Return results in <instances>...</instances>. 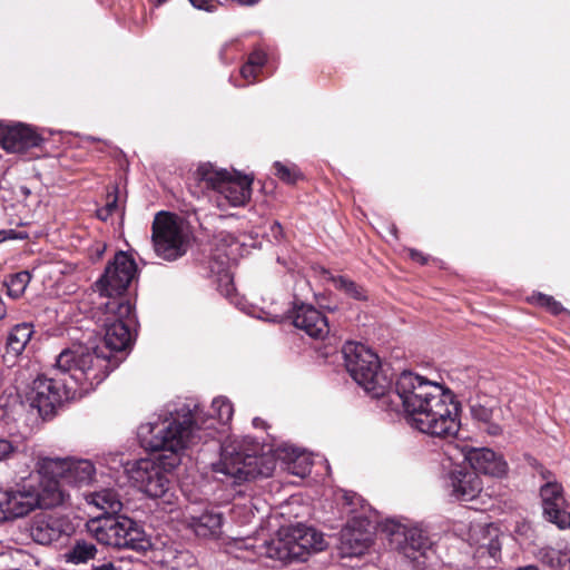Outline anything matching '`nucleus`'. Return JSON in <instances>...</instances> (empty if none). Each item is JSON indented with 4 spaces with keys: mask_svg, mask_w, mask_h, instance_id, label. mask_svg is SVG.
I'll list each match as a JSON object with an SVG mask.
<instances>
[{
    "mask_svg": "<svg viewBox=\"0 0 570 570\" xmlns=\"http://www.w3.org/2000/svg\"><path fill=\"white\" fill-rule=\"evenodd\" d=\"M11 554L9 552L3 551L2 547H0V568H3V563L10 562Z\"/></svg>",
    "mask_w": 570,
    "mask_h": 570,
    "instance_id": "49530a36",
    "label": "nucleus"
},
{
    "mask_svg": "<svg viewBox=\"0 0 570 570\" xmlns=\"http://www.w3.org/2000/svg\"><path fill=\"white\" fill-rule=\"evenodd\" d=\"M40 137L23 124L0 122V146L10 153H21L39 145Z\"/></svg>",
    "mask_w": 570,
    "mask_h": 570,
    "instance_id": "aec40b11",
    "label": "nucleus"
},
{
    "mask_svg": "<svg viewBox=\"0 0 570 570\" xmlns=\"http://www.w3.org/2000/svg\"><path fill=\"white\" fill-rule=\"evenodd\" d=\"M31 275L27 271H21L9 277L6 282L8 295L12 298H19L23 295L28 284L30 283Z\"/></svg>",
    "mask_w": 570,
    "mask_h": 570,
    "instance_id": "c756f323",
    "label": "nucleus"
},
{
    "mask_svg": "<svg viewBox=\"0 0 570 570\" xmlns=\"http://www.w3.org/2000/svg\"><path fill=\"white\" fill-rule=\"evenodd\" d=\"M99 553L98 548L92 542L86 540H76L65 553V559L69 563L82 564L96 560Z\"/></svg>",
    "mask_w": 570,
    "mask_h": 570,
    "instance_id": "bb28decb",
    "label": "nucleus"
},
{
    "mask_svg": "<svg viewBox=\"0 0 570 570\" xmlns=\"http://www.w3.org/2000/svg\"><path fill=\"white\" fill-rule=\"evenodd\" d=\"M189 1L195 8L206 10V11H213L217 7L216 0H189Z\"/></svg>",
    "mask_w": 570,
    "mask_h": 570,
    "instance_id": "58836bf2",
    "label": "nucleus"
},
{
    "mask_svg": "<svg viewBox=\"0 0 570 570\" xmlns=\"http://www.w3.org/2000/svg\"><path fill=\"white\" fill-rule=\"evenodd\" d=\"M16 421L17 420L13 416V414L11 413V411H9L4 406H0V433L1 434L6 433L9 435H12L13 431H14V422Z\"/></svg>",
    "mask_w": 570,
    "mask_h": 570,
    "instance_id": "2f4dec72",
    "label": "nucleus"
},
{
    "mask_svg": "<svg viewBox=\"0 0 570 570\" xmlns=\"http://www.w3.org/2000/svg\"><path fill=\"white\" fill-rule=\"evenodd\" d=\"M463 461H466L472 472L483 473L491 476H502L507 472V463L501 455L494 451L482 448V449H466L461 450Z\"/></svg>",
    "mask_w": 570,
    "mask_h": 570,
    "instance_id": "6ab92c4d",
    "label": "nucleus"
},
{
    "mask_svg": "<svg viewBox=\"0 0 570 570\" xmlns=\"http://www.w3.org/2000/svg\"><path fill=\"white\" fill-rule=\"evenodd\" d=\"M514 570H539L537 566H533V564H529V566H524V567H519Z\"/></svg>",
    "mask_w": 570,
    "mask_h": 570,
    "instance_id": "603ef678",
    "label": "nucleus"
},
{
    "mask_svg": "<svg viewBox=\"0 0 570 570\" xmlns=\"http://www.w3.org/2000/svg\"><path fill=\"white\" fill-rule=\"evenodd\" d=\"M502 432V429L500 425L494 423H489L488 433L491 435H498Z\"/></svg>",
    "mask_w": 570,
    "mask_h": 570,
    "instance_id": "09e8293b",
    "label": "nucleus"
},
{
    "mask_svg": "<svg viewBox=\"0 0 570 570\" xmlns=\"http://www.w3.org/2000/svg\"><path fill=\"white\" fill-rule=\"evenodd\" d=\"M8 190V188L4 186V185H1L0 187V196L2 199H7V196H6V191Z\"/></svg>",
    "mask_w": 570,
    "mask_h": 570,
    "instance_id": "864d4df0",
    "label": "nucleus"
},
{
    "mask_svg": "<svg viewBox=\"0 0 570 570\" xmlns=\"http://www.w3.org/2000/svg\"><path fill=\"white\" fill-rule=\"evenodd\" d=\"M259 70L246 62L240 69V75L246 80L255 79Z\"/></svg>",
    "mask_w": 570,
    "mask_h": 570,
    "instance_id": "a19ab883",
    "label": "nucleus"
},
{
    "mask_svg": "<svg viewBox=\"0 0 570 570\" xmlns=\"http://www.w3.org/2000/svg\"><path fill=\"white\" fill-rule=\"evenodd\" d=\"M97 323L104 328L102 346L108 352L125 351L132 342L130 326L134 323L132 304H97Z\"/></svg>",
    "mask_w": 570,
    "mask_h": 570,
    "instance_id": "9b49d317",
    "label": "nucleus"
},
{
    "mask_svg": "<svg viewBox=\"0 0 570 570\" xmlns=\"http://www.w3.org/2000/svg\"><path fill=\"white\" fill-rule=\"evenodd\" d=\"M166 1H167V0H157V3H158V4H163V3H165Z\"/></svg>",
    "mask_w": 570,
    "mask_h": 570,
    "instance_id": "6e6d98bb",
    "label": "nucleus"
},
{
    "mask_svg": "<svg viewBox=\"0 0 570 570\" xmlns=\"http://www.w3.org/2000/svg\"><path fill=\"white\" fill-rule=\"evenodd\" d=\"M271 229H272V233H273L275 238H278V237L282 236L283 228H282L279 223L274 222Z\"/></svg>",
    "mask_w": 570,
    "mask_h": 570,
    "instance_id": "de8ad7c7",
    "label": "nucleus"
},
{
    "mask_svg": "<svg viewBox=\"0 0 570 570\" xmlns=\"http://www.w3.org/2000/svg\"><path fill=\"white\" fill-rule=\"evenodd\" d=\"M14 193V199L19 203H23L24 205L29 206L31 203H29L30 198H33V204H38L39 199L37 196H33L32 190L24 185L16 186L13 189Z\"/></svg>",
    "mask_w": 570,
    "mask_h": 570,
    "instance_id": "72a5a7b5",
    "label": "nucleus"
},
{
    "mask_svg": "<svg viewBox=\"0 0 570 570\" xmlns=\"http://www.w3.org/2000/svg\"><path fill=\"white\" fill-rule=\"evenodd\" d=\"M88 504L104 511V515H115L122 509L119 494L114 489H101L86 495Z\"/></svg>",
    "mask_w": 570,
    "mask_h": 570,
    "instance_id": "393cba45",
    "label": "nucleus"
},
{
    "mask_svg": "<svg viewBox=\"0 0 570 570\" xmlns=\"http://www.w3.org/2000/svg\"><path fill=\"white\" fill-rule=\"evenodd\" d=\"M118 360L102 346H77L72 350H63L56 360L55 371L87 392L100 384L108 374L118 366Z\"/></svg>",
    "mask_w": 570,
    "mask_h": 570,
    "instance_id": "20e7f679",
    "label": "nucleus"
},
{
    "mask_svg": "<svg viewBox=\"0 0 570 570\" xmlns=\"http://www.w3.org/2000/svg\"><path fill=\"white\" fill-rule=\"evenodd\" d=\"M91 570H119L111 561H104L99 564H92Z\"/></svg>",
    "mask_w": 570,
    "mask_h": 570,
    "instance_id": "37998d69",
    "label": "nucleus"
},
{
    "mask_svg": "<svg viewBox=\"0 0 570 570\" xmlns=\"http://www.w3.org/2000/svg\"><path fill=\"white\" fill-rule=\"evenodd\" d=\"M0 570H19V569L11 568L9 562H8V563H3V568L2 569L0 568Z\"/></svg>",
    "mask_w": 570,
    "mask_h": 570,
    "instance_id": "5fc2aeb1",
    "label": "nucleus"
},
{
    "mask_svg": "<svg viewBox=\"0 0 570 570\" xmlns=\"http://www.w3.org/2000/svg\"><path fill=\"white\" fill-rule=\"evenodd\" d=\"M89 533L101 544L117 549L147 551L150 540L144 529L126 515H100L87 523Z\"/></svg>",
    "mask_w": 570,
    "mask_h": 570,
    "instance_id": "0eeeda50",
    "label": "nucleus"
},
{
    "mask_svg": "<svg viewBox=\"0 0 570 570\" xmlns=\"http://www.w3.org/2000/svg\"><path fill=\"white\" fill-rule=\"evenodd\" d=\"M111 215H112V213L109 212V209L106 208L105 206L97 210V216L101 220H107Z\"/></svg>",
    "mask_w": 570,
    "mask_h": 570,
    "instance_id": "a18cd8bd",
    "label": "nucleus"
},
{
    "mask_svg": "<svg viewBox=\"0 0 570 570\" xmlns=\"http://www.w3.org/2000/svg\"><path fill=\"white\" fill-rule=\"evenodd\" d=\"M537 299L540 305L547 307L553 314H559L563 309L561 304L551 296L539 294Z\"/></svg>",
    "mask_w": 570,
    "mask_h": 570,
    "instance_id": "c9c22d12",
    "label": "nucleus"
},
{
    "mask_svg": "<svg viewBox=\"0 0 570 570\" xmlns=\"http://www.w3.org/2000/svg\"><path fill=\"white\" fill-rule=\"evenodd\" d=\"M6 315V305L3 301L0 298V320L3 318Z\"/></svg>",
    "mask_w": 570,
    "mask_h": 570,
    "instance_id": "3c124183",
    "label": "nucleus"
},
{
    "mask_svg": "<svg viewBox=\"0 0 570 570\" xmlns=\"http://www.w3.org/2000/svg\"><path fill=\"white\" fill-rule=\"evenodd\" d=\"M332 282L336 288L355 299H364L366 297L364 289L346 277H332Z\"/></svg>",
    "mask_w": 570,
    "mask_h": 570,
    "instance_id": "7c9ffc66",
    "label": "nucleus"
},
{
    "mask_svg": "<svg viewBox=\"0 0 570 570\" xmlns=\"http://www.w3.org/2000/svg\"><path fill=\"white\" fill-rule=\"evenodd\" d=\"M259 444L252 438L229 439L222 445L219 461L212 464V471L220 481L239 483L257 476H271L275 460L258 455Z\"/></svg>",
    "mask_w": 570,
    "mask_h": 570,
    "instance_id": "7ed1b4c3",
    "label": "nucleus"
},
{
    "mask_svg": "<svg viewBox=\"0 0 570 570\" xmlns=\"http://www.w3.org/2000/svg\"><path fill=\"white\" fill-rule=\"evenodd\" d=\"M151 238L156 254L166 261H175L186 253V237L175 215L158 213Z\"/></svg>",
    "mask_w": 570,
    "mask_h": 570,
    "instance_id": "4468645a",
    "label": "nucleus"
},
{
    "mask_svg": "<svg viewBox=\"0 0 570 570\" xmlns=\"http://www.w3.org/2000/svg\"><path fill=\"white\" fill-rule=\"evenodd\" d=\"M395 396L413 429L440 439L456 436L461 426L459 406L443 385L403 372L395 382Z\"/></svg>",
    "mask_w": 570,
    "mask_h": 570,
    "instance_id": "f257e3e1",
    "label": "nucleus"
},
{
    "mask_svg": "<svg viewBox=\"0 0 570 570\" xmlns=\"http://www.w3.org/2000/svg\"><path fill=\"white\" fill-rule=\"evenodd\" d=\"M223 522L222 514L213 510H205L197 514L190 513L189 523L197 535L207 537L217 533Z\"/></svg>",
    "mask_w": 570,
    "mask_h": 570,
    "instance_id": "a878e982",
    "label": "nucleus"
},
{
    "mask_svg": "<svg viewBox=\"0 0 570 570\" xmlns=\"http://www.w3.org/2000/svg\"><path fill=\"white\" fill-rule=\"evenodd\" d=\"M543 514L548 521L560 530L570 528V512L566 510V499L562 485L558 482H547L540 489Z\"/></svg>",
    "mask_w": 570,
    "mask_h": 570,
    "instance_id": "f3484780",
    "label": "nucleus"
},
{
    "mask_svg": "<svg viewBox=\"0 0 570 570\" xmlns=\"http://www.w3.org/2000/svg\"><path fill=\"white\" fill-rule=\"evenodd\" d=\"M136 274L137 265L134 258L125 252L117 253L95 284L98 293L97 304H131L127 289Z\"/></svg>",
    "mask_w": 570,
    "mask_h": 570,
    "instance_id": "9d476101",
    "label": "nucleus"
},
{
    "mask_svg": "<svg viewBox=\"0 0 570 570\" xmlns=\"http://www.w3.org/2000/svg\"><path fill=\"white\" fill-rule=\"evenodd\" d=\"M253 425L255 428H264L265 426V422L262 419H259V417H255L253 420Z\"/></svg>",
    "mask_w": 570,
    "mask_h": 570,
    "instance_id": "8fccbe9b",
    "label": "nucleus"
},
{
    "mask_svg": "<svg viewBox=\"0 0 570 570\" xmlns=\"http://www.w3.org/2000/svg\"><path fill=\"white\" fill-rule=\"evenodd\" d=\"M343 355L347 372L371 397L383 399L386 405L394 402L392 397L395 396V389L391 390V379L372 350L348 342L343 347Z\"/></svg>",
    "mask_w": 570,
    "mask_h": 570,
    "instance_id": "423d86ee",
    "label": "nucleus"
},
{
    "mask_svg": "<svg viewBox=\"0 0 570 570\" xmlns=\"http://www.w3.org/2000/svg\"><path fill=\"white\" fill-rule=\"evenodd\" d=\"M7 512L11 520L23 518L38 509L62 505L69 493L57 480L46 479L37 472L14 487L3 491Z\"/></svg>",
    "mask_w": 570,
    "mask_h": 570,
    "instance_id": "39448f33",
    "label": "nucleus"
},
{
    "mask_svg": "<svg viewBox=\"0 0 570 570\" xmlns=\"http://www.w3.org/2000/svg\"><path fill=\"white\" fill-rule=\"evenodd\" d=\"M365 525V520L354 519L341 531L340 551L342 557H358L364 554L372 544V531Z\"/></svg>",
    "mask_w": 570,
    "mask_h": 570,
    "instance_id": "a211bd4d",
    "label": "nucleus"
},
{
    "mask_svg": "<svg viewBox=\"0 0 570 570\" xmlns=\"http://www.w3.org/2000/svg\"><path fill=\"white\" fill-rule=\"evenodd\" d=\"M105 207L109 209L112 214L116 213L118 207V189L117 187H112L111 191H108Z\"/></svg>",
    "mask_w": 570,
    "mask_h": 570,
    "instance_id": "e433bc0d",
    "label": "nucleus"
},
{
    "mask_svg": "<svg viewBox=\"0 0 570 570\" xmlns=\"http://www.w3.org/2000/svg\"><path fill=\"white\" fill-rule=\"evenodd\" d=\"M278 456L294 463L292 472L296 475L304 476L309 473L308 458L299 452L298 449L291 445H283L277 449Z\"/></svg>",
    "mask_w": 570,
    "mask_h": 570,
    "instance_id": "cd10ccee",
    "label": "nucleus"
},
{
    "mask_svg": "<svg viewBox=\"0 0 570 570\" xmlns=\"http://www.w3.org/2000/svg\"><path fill=\"white\" fill-rule=\"evenodd\" d=\"M33 334L32 325L21 323L14 325L8 334L6 342V354L3 362L8 365L14 364L17 357L22 354Z\"/></svg>",
    "mask_w": 570,
    "mask_h": 570,
    "instance_id": "5701e85b",
    "label": "nucleus"
},
{
    "mask_svg": "<svg viewBox=\"0 0 570 570\" xmlns=\"http://www.w3.org/2000/svg\"><path fill=\"white\" fill-rule=\"evenodd\" d=\"M323 534L313 528L297 524L282 529L277 538L266 544V556L279 561L306 560L326 548Z\"/></svg>",
    "mask_w": 570,
    "mask_h": 570,
    "instance_id": "1a4fd4ad",
    "label": "nucleus"
},
{
    "mask_svg": "<svg viewBox=\"0 0 570 570\" xmlns=\"http://www.w3.org/2000/svg\"><path fill=\"white\" fill-rule=\"evenodd\" d=\"M27 237H28V235L26 233L17 232V230H13V229L0 232V240H6V239H24Z\"/></svg>",
    "mask_w": 570,
    "mask_h": 570,
    "instance_id": "ea45409f",
    "label": "nucleus"
},
{
    "mask_svg": "<svg viewBox=\"0 0 570 570\" xmlns=\"http://www.w3.org/2000/svg\"><path fill=\"white\" fill-rule=\"evenodd\" d=\"M382 531L390 546L411 560L425 556L432 547L428 530L421 523L405 524L389 520L383 524Z\"/></svg>",
    "mask_w": 570,
    "mask_h": 570,
    "instance_id": "ddd939ff",
    "label": "nucleus"
},
{
    "mask_svg": "<svg viewBox=\"0 0 570 570\" xmlns=\"http://www.w3.org/2000/svg\"><path fill=\"white\" fill-rule=\"evenodd\" d=\"M274 168L275 175L285 183H294L298 177V173L294 168H289L279 161L275 163Z\"/></svg>",
    "mask_w": 570,
    "mask_h": 570,
    "instance_id": "473e14b6",
    "label": "nucleus"
},
{
    "mask_svg": "<svg viewBox=\"0 0 570 570\" xmlns=\"http://www.w3.org/2000/svg\"><path fill=\"white\" fill-rule=\"evenodd\" d=\"M11 520L7 512V501L3 494V491L0 492V522Z\"/></svg>",
    "mask_w": 570,
    "mask_h": 570,
    "instance_id": "79ce46f5",
    "label": "nucleus"
},
{
    "mask_svg": "<svg viewBox=\"0 0 570 570\" xmlns=\"http://www.w3.org/2000/svg\"><path fill=\"white\" fill-rule=\"evenodd\" d=\"M28 532L35 542L43 546L58 540L61 533L57 520L45 513L37 514L30 520Z\"/></svg>",
    "mask_w": 570,
    "mask_h": 570,
    "instance_id": "b1692460",
    "label": "nucleus"
},
{
    "mask_svg": "<svg viewBox=\"0 0 570 570\" xmlns=\"http://www.w3.org/2000/svg\"><path fill=\"white\" fill-rule=\"evenodd\" d=\"M293 324L313 338H324L330 331L327 318L318 309L306 304L294 309Z\"/></svg>",
    "mask_w": 570,
    "mask_h": 570,
    "instance_id": "412c9836",
    "label": "nucleus"
},
{
    "mask_svg": "<svg viewBox=\"0 0 570 570\" xmlns=\"http://www.w3.org/2000/svg\"><path fill=\"white\" fill-rule=\"evenodd\" d=\"M77 396V389L68 377L57 379L38 376L32 384L31 402L32 405L43 415L51 414L55 409L65 401Z\"/></svg>",
    "mask_w": 570,
    "mask_h": 570,
    "instance_id": "2eb2a0df",
    "label": "nucleus"
},
{
    "mask_svg": "<svg viewBox=\"0 0 570 570\" xmlns=\"http://www.w3.org/2000/svg\"><path fill=\"white\" fill-rule=\"evenodd\" d=\"M23 442V436L19 432L18 422H14V431L12 435L0 433V462L10 459L18 452Z\"/></svg>",
    "mask_w": 570,
    "mask_h": 570,
    "instance_id": "c85d7f7f",
    "label": "nucleus"
},
{
    "mask_svg": "<svg viewBox=\"0 0 570 570\" xmlns=\"http://www.w3.org/2000/svg\"><path fill=\"white\" fill-rule=\"evenodd\" d=\"M234 409L226 397H216L212 402L210 414L207 420L199 424V414L196 409L191 412L188 407L181 406L175 412H169L164 419L154 423L141 425L138 434L142 442L151 451L170 452L175 456L169 465L176 466L179 463L178 454L190 445L206 440L212 435L208 430H214V421L223 424L232 420Z\"/></svg>",
    "mask_w": 570,
    "mask_h": 570,
    "instance_id": "f03ea898",
    "label": "nucleus"
},
{
    "mask_svg": "<svg viewBox=\"0 0 570 570\" xmlns=\"http://www.w3.org/2000/svg\"><path fill=\"white\" fill-rule=\"evenodd\" d=\"M409 255L413 261L419 262L421 264H424L426 262V258L424 257V255L416 249H410Z\"/></svg>",
    "mask_w": 570,
    "mask_h": 570,
    "instance_id": "c03bdc74",
    "label": "nucleus"
},
{
    "mask_svg": "<svg viewBox=\"0 0 570 570\" xmlns=\"http://www.w3.org/2000/svg\"><path fill=\"white\" fill-rule=\"evenodd\" d=\"M35 472L46 479L57 480L60 484V480H63L81 487L92 481L96 469L89 460L39 455L35 463Z\"/></svg>",
    "mask_w": 570,
    "mask_h": 570,
    "instance_id": "f8f14e48",
    "label": "nucleus"
},
{
    "mask_svg": "<svg viewBox=\"0 0 570 570\" xmlns=\"http://www.w3.org/2000/svg\"><path fill=\"white\" fill-rule=\"evenodd\" d=\"M126 472L134 484L150 498H160L168 490L169 481L160 463L151 459L128 463Z\"/></svg>",
    "mask_w": 570,
    "mask_h": 570,
    "instance_id": "dca6fc26",
    "label": "nucleus"
},
{
    "mask_svg": "<svg viewBox=\"0 0 570 570\" xmlns=\"http://www.w3.org/2000/svg\"><path fill=\"white\" fill-rule=\"evenodd\" d=\"M471 413L474 419H476L481 422H484V423H490V421L493 416V410L485 407L481 404H473L471 406Z\"/></svg>",
    "mask_w": 570,
    "mask_h": 570,
    "instance_id": "f704fd0d",
    "label": "nucleus"
},
{
    "mask_svg": "<svg viewBox=\"0 0 570 570\" xmlns=\"http://www.w3.org/2000/svg\"><path fill=\"white\" fill-rule=\"evenodd\" d=\"M266 61V55L261 50H255L248 57L247 62L255 67L256 69H261Z\"/></svg>",
    "mask_w": 570,
    "mask_h": 570,
    "instance_id": "4c0bfd02",
    "label": "nucleus"
},
{
    "mask_svg": "<svg viewBox=\"0 0 570 570\" xmlns=\"http://www.w3.org/2000/svg\"><path fill=\"white\" fill-rule=\"evenodd\" d=\"M452 495L462 502L474 500L482 490L480 476L472 471L454 469L450 474Z\"/></svg>",
    "mask_w": 570,
    "mask_h": 570,
    "instance_id": "4be33fe9",
    "label": "nucleus"
},
{
    "mask_svg": "<svg viewBox=\"0 0 570 570\" xmlns=\"http://www.w3.org/2000/svg\"><path fill=\"white\" fill-rule=\"evenodd\" d=\"M197 179L210 189V199L220 210L244 206L252 195V179L247 176L217 169L210 164L200 165L196 171Z\"/></svg>",
    "mask_w": 570,
    "mask_h": 570,
    "instance_id": "6e6552de",
    "label": "nucleus"
}]
</instances>
